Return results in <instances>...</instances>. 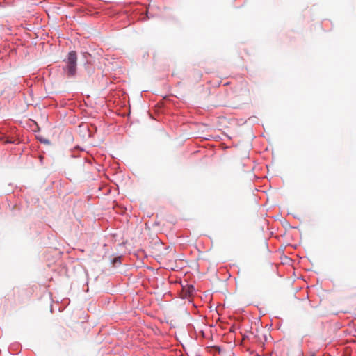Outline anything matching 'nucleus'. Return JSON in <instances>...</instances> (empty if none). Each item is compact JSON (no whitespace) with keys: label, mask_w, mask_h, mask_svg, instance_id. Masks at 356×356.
<instances>
[{"label":"nucleus","mask_w":356,"mask_h":356,"mask_svg":"<svg viewBox=\"0 0 356 356\" xmlns=\"http://www.w3.org/2000/svg\"><path fill=\"white\" fill-rule=\"evenodd\" d=\"M3 140V138L0 137V140Z\"/></svg>","instance_id":"39448f33"},{"label":"nucleus","mask_w":356,"mask_h":356,"mask_svg":"<svg viewBox=\"0 0 356 356\" xmlns=\"http://www.w3.org/2000/svg\"><path fill=\"white\" fill-rule=\"evenodd\" d=\"M118 259H120V257H119V258H115V259H114V261H115V262H118Z\"/></svg>","instance_id":"7ed1b4c3"},{"label":"nucleus","mask_w":356,"mask_h":356,"mask_svg":"<svg viewBox=\"0 0 356 356\" xmlns=\"http://www.w3.org/2000/svg\"><path fill=\"white\" fill-rule=\"evenodd\" d=\"M170 250V251L168 252V253H170V252H171V253H172V255H174L175 250L173 249V248H172V247H170V246H168V247H167V248H165V250H164V252H161V256H163V257L166 256V255H167V250Z\"/></svg>","instance_id":"f03ea898"},{"label":"nucleus","mask_w":356,"mask_h":356,"mask_svg":"<svg viewBox=\"0 0 356 356\" xmlns=\"http://www.w3.org/2000/svg\"><path fill=\"white\" fill-rule=\"evenodd\" d=\"M309 356H316L314 353H312Z\"/></svg>","instance_id":"20e7f679"},{"label":"nucleus","mask_w":356,"mask_h":356,"mask_svg":"<svg viewBox=\"0 0 356 356\" xmlns=\"http://www.w3.org/2000/svg\"><path fill=\"white\" fill-rule=\"evenodd\" d=\"M66 66L65 70L67 72L68 76H73L76 72L77 55L74 51L68 54L66 60Z\"/></svg>","instance_id":"f257e3e1"}]
</instances>
